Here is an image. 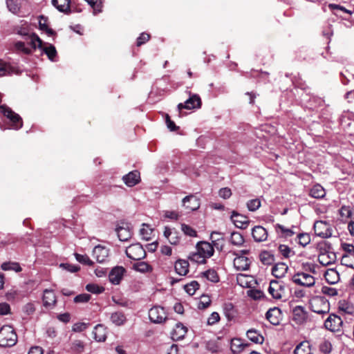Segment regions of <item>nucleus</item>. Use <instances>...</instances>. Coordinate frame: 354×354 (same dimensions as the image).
<instances>
[{
    "label": "nucleus",
    "instance_id": "obj_1",
    "mask_svg": "<svg viewBox=\"0 0 354 354\" xmlns=\"http://www.w3.org/2000/svg\"><path fill=\"white\" fill-rule=\"evenodd\" d=\"M196 252L192 253L189 259L198 263H205L206 259L214 254V247L208 242L201 241L196 245Z\"/></svg>",
    "mask_w": 354,
    "mask_h": 354
},
{
    "label": "nucleus",
    "instance_id": "obj_2",
    "mask_svg": "<svg viewBox=\"0 0 354 354\" xmlns=\"http://www.w3.org/2000/svg\"><path fill=\"white\" fill-rule=\"evenodd\" d=\"M17 335L11 326L6 325L0 328V346L11 347L16 344Z\"/></svg>",
    "mask_w": 354,
    "mask_h": 354
},
{
    "label": "nucleus",
    "instance_id": "obj_3",
    "mask_svg": "<svg viewBox=\"0 0 354 354\" xmlns=\"http://www.w3.org/2000/svg\"><path fill=\"white\" fill-rule=\"evenodd\" d=\"M312 311L319 315L327 314L330 310V304L324 297H315L310 301Z\"/></svg>",
    "mask_w": 354,
    "mask_h": 354
},
{
    "label": "nucleus",
    "instance_id": "obj_4",
    "mask_svg": "<svg viewBox=\"0 0 354 354\" xmlns=\"http://www.w3.org/2000/svg\"><path fill=\"white\" fill-rule=\"evenodd\" d=\"M292 281L298 286L311 288L315 286L316 279L310 273H307L306 272H297L292 275Z\"/></svg>",
    "mask_w": 354,
    "mask_h": 354
},
{
    "label": "nucleus",
    "instance_id": "obj_5",
    "mask_svg": "<svg viewBox=\"0 0 354 354\" xmlns=\"http://www.w3.org/2000/svg\"><path fill=\"white\" fill-rule=\"evenodd\" d=\"M29 45L30 46H26L24 42L18 41L15 44V48L19 51L23 52L25 54H29L31 53L32 48H41L42 41L36 34L31 33L30 35Z\"/></svg>",
    "mask_w": 354,
    "mask_h": 354
},
{
    "label": "nucleus",
    "instance_id": "obj_6",
    "mask_svg": "<svg viewBox=\"0 0 354 354\" xmlns=\"http://www.w3.org/2000/svg\"><path fill=\"white\" fill-rule=\"evenodd\" d=\"M268 292L275 299L286 297V287L284 283L279 280H272L270 282Z\"/></svg>",
    "mask_w": 354,
    "mask_h": 354
},
{
    "label": "nucleus",
    "instance_id": "obj_7",
    "mask_svg": "<svg viewBox=\"0 0 354 354\" xmlns=\"http://www.w3.org/2000/svg\"><path fill=\"white\" fill-rule=\"evenodd\" d=\"M314 231L317 236L324 239L330 237L333 234L330 223L324 221H317L314 223Z\"/></svg>",
    "mask_w": 354,
    "mask_h": 354
},
{
    "label": "nucleus",
    "instance_id": "obj_8",
    "mask_svg": "<svg viewBox=\"0 0 354 354\" xmlns=\"http://www.w3.org/2000/svg\"><path fill=\"white\" fill-rule=\"evenodd\" d=\"M127 256L133 260L139 261L145 258L146 255L145 250L140 243L132 244L126 249Z\"/></svg>",
    "mask_w": 354,
    "mask_h": 354
},
{
    "label": "nucleus",
    "instance_id": "obj_9",
    "mask_svg": "<svg viewBox=\"0 0 354 354\" xmlns=\"http://www.w3.org/2000/svg\"><path fill=\"white\" fill-rule=\"evenodd\" d=\"M342 325L343 321L341 317L335 314L330 315L324 322V327L332 332L341 331Z\"/></svg>",
    "mask_w": 354,
    "mask_h": 354
},
{
    "label": "nucleus",
    "instance_id": "obj_10",
    "mask_svg": "<svg viewBox=\"0 0 354 354\" xmlns=\"http://www.w3.org/2000/svg\"><path fill=\"white\" fill-rule=\"evenodd\" d=\"M118 239L121 241H127L132 236V228L129 223L127 222H120L116 229Z\"/></svg>",
    "mask_w": 354,
    "mask_h": 354
},
{
    "label": "nucleus",
    "instance_id": "obj_11",
    "mask_svg": "<svg viewBox=\"0 0 354 354\" xmlns=\"http://www.w3.org/2000/svg\"><path fill=\"white\" fill-rule=\"evenodd\" d=\"M201 106V100L199 95L193 94L190 95L184 104L180 103L178 105V110L179 111V115H180L181 110L186 109L188 110L200 108Z\"/></svg>",
    "mask_w": 354,
    "mask_h": 354
},
{
    "label": "nucleus",
    "instance_id": "obj_12",
    "mask_svg": "<svg viewBox=\"0 0 354 354\" xmlns=\"http://www.w3.org/2000/svg\"><path fill=\"white\" fill-rule=\"evenodd\" d=\"M149 317L151 322L156 324H160L165 321L166 313L163 308L153 306L149 311Z\"/></svg>",
    "mask_w": 354,
    "mask_h": 354
},
{
    "label": "nucleus",
    "instance_id": "obj_13",
    "mask_svg": "<svg viewBox=\"0 0 354 354\" xmlns=\"http://www.w3.org/2000/svg\"><path fill=\"white\" fill-rule=\"evenodd\" d=\"M230 219L236 227L241 229H246L250 223V221L247 216L236 211L232 212Z\"/></svg>",
    "mask_w": 354,
    "mask_h": 354
},
{
    "label": "nucleus",
    "instance_id": "obj_14",
    "mask_svg": "<svg viewBox=\"0 0 354 354\" xmlns=\"http://www.w3.org/2000/svg\"><path fill=\"white\" fill-rule=\"evenodd\" d=\"M93 257L98 263H104L109 257V249L101 245H96L92 252Z\"/></svg>",
    "mask_w": 354,
    "mask_h": 354
},
{
    "label": "nucleus",
    "instance_id": "obj_15",
    "mask_svg": "<svg viewBox=\"0 0 354 354\" xmlns=\"http://www.w3.org/2000/svg\"><path fill=\"white\" fill-rule=\"evenodd\" d=\"M42 301L45 308L50 309L53 308L57 303V298L53 290L48 289L44 290Z\"/></svg>",
    "mask_w": 354,
    "mask_h": 354
},
{
    "label": "nucleus",
    "instance_id": "obj_16",
    "mask_svg": "<svg viewBox=\"0 0 354 354\" xmlns=\"http://www.w3.org/2000/svg\"><path fill=\"white\" fill-rule=\"evenodd\" d=\"M3 114L10 119L13 129H19L22 127L23 122L21 117L13 112L10 109L6 108L3 111Z\"/></svg>",
    "mask_w": 354,
    "mask_h": 354
},
{
    "label": "nucleus",
    "instance_id": "obj_17",
    "mask_svg": "<svg viewBox=\"0 0 354 354\" xmlns=\"http://www.w3.org/2000/svg\"><path fill=\"white\" fill-rule=\"evenodd\" d=\"M183 206L188 211L196 210L200 207L199 199L194 195L187 196L183 199Z\"/></svg>",
    "mask_w": 354,
    "mask_h": 354
},
{
    "label": "nucleus",
    "instance_id": "obj_18",
    "mask_svg": "<svg viewBox=\"0 0 354 354\" xmlns=\"http://www.w3.org/2000/svg\"><path fill=\"white\" fill-rule=\"evenodd\" d=\"M124 272L125 269L122 266H116L113 268L109 274V281L113 284H119L124 276Z\"/></svg>",
    "mask_w": 354,
    "mask_h": 354
},
{
    "label": "nucleus",
    "instance_id": "obj_19",
    "mask_svg": "<svg viewBox=\"0 0 354 354\" xmlns=\"http://www.w3.org/2000/svg\"><path fill=\"white\" fill-rule=\"evenodd\" d=\"M236 257L234 259V266L237 270L244 271L250 268V260L243 255H238V253H234Z\"/></svg>",
    "mask_w": 354,
    "mask_h": 354
},
{
    "label": "nucleus",
    "instance_id": "obj_20",
    "mask_svg": "<svg viewBox=\"0 0 354 354\" xmlns=\"http://www.w3.org/2000/svg\"><path fill=\"white\" fill-rule=\"evenodd\" d=\"M266 317L270 324L277 326L281 319V311L277 307L270 308L267 311Z\"/></svg>",
    "mask_w": 354,
    "mask_h": 354
},
{
    "label": "nucleus",
    "instance_id": "obj_21",
    "mask_svg": "<svg viewBox=\"0 0 354 354\" xmlns=\"http://www.w3.org/2000/svg\"><path fill=\"white\" fill-rule=\"evenodd\" d=\"M307 312L301 306H295L292 310V319L299 324L304 323L307 319Z\"/></svg>",
    "mask_w": 354,
    "mask_h": 354
},
{
    "label": "nucleus",
    "instance_id": "obj_22",
    "mask_svg": "<svg viewBox=\"0 0 354 354\" xmlns=\"http://www.w3.org/2000/svg\"><path fill=\"white\" fill-rule=\"evenodd\" d=\"M252 235L255 241L262 242L267 239L268 232L263 227L257 225L252 228Z\"/></svg>",
    "mask_w": 354,
    "mask_h": 354
},
{
    "label": "nucleus",
    "instance_id": "obj_23",
    "mask_svg": "<svg viewBox=\"0 0 354 354\" xmlns=\"http://www.w3.org/2000/svg\"><path fill=\"white\" fill-rule=\"evenodd\" d=\"M187 332V328L182 323H177L171 335L174 340L178 341L184 338Z\"/></svg>",
    "mask_w": 354,
    "mask_h": 354
},
{
    "label": "nucleus",
    "instance_id": "obj_24",
    "mask_svg": "<svg viewBox=\"0 0 354 354\" xmlns=\"http://www.w3.org/2000/svg\"><path fill=\"white\" fill-rule=\"evenodd\" d=\"M140 178V173L138 171H133L124 176L122 179L127 186L133 187L139 183Z\"/></svg>",
    "mask_w": 354,
    "mask_h": 354
},
{
    "label": "nucleus",
    "instance_id": "obj_25",
    "mask_svg": "<svg viewBox=\"0 0 354 354\" xmlns=\"http://www.w3.org/2000/svg\"><path fill=\"white\" fill-rule=\"evenodd\" d=\"M189 262L186 260L179 259L176 261L174 268L177 274L185 276L189 272Z\"/></svg>",
    "mask_w": 354,
    "mask_h": 354
},
{
    "label": "nucleus",
    "instance_id": "obj_26",
    "mask_svg": "<svg viewBox=\"0 0 354 354\" xmlns=\"http://www.w3.org/2000/svg\"><path fill=\"white\" fill-rule=\"evenodd\" d=\"M288 270V266L285 263H276L272 268V274L276 278L284 277Z\"/></svg>",
    "mask_w": 354,
    "mask_h": 354
},
{
    "label": "nucleus",
    "instance_id": "obj_27",
    "mask_svg": "<svg viewBox=\"0 0 354 354\" xmlns=\"http://www.w3.org/2000/svg\"><path fill=\"white\" fill-rule=\"evenodd\" d=\"M248 344L244 343L242 339L239 338H234L231 341L230 348L234 353H240L245 348L248 346Z\"/></svg>",
    "mask_w": 354,
    "mask_h": 354
},
{
    "label": "nucleus",
    "instance_id": "obj_28",
    "mask_svg": "<svg viewBox=\"0 0 354 354\" xmlns=\"http://www.w3.org/2000/svg\"><path fill=\"white\" fill-rule=\"evenodd\" d=\"M53 5L60 12L69 13L71 12V0H52Z\"/></svg>",
    "mask_w": 354,
    "mask_h": 354
},
{
    "label": "nucleus",
    "instance_id": "obj_29",
    "mask_svg": "<svg viewBox=\"0 0 354 354\" xmlns=\"http://www.w3.org/2000/svg\"><path fill=\"white\" fill-rule=\"evenodd\" d=\"M247 337L255 344H262L264 337L255 329H250L246 333Z\"/></svg>",
    "mask_w": 354,
    "mask_h": 354
},
{
    "label": "nucleus",
    "instance_id": "obj_30",
    "mask_svg": "<svg viewBox=\"0 0 354 354\" xmlns=\"http://www.w3.org/2000/svg\"><path fill=\"white\" fill-rule=\"evenodd\" d=\"M309 194L314 198L320 199L325 196L326 191L322 185L317 184L310 189Z\"/></svg>",
    "mask_w": 354,
    "mask_h": 354
},
{
    "label": "nucleus",
    "instance_id": "obj_31",
    "mask_svg": "<svg viewBox=\"0 0 354 354\" xmlns=\"http://www.w3.org/2000/svg\"><path fill=\"white\" fill-rule=\"evenodd\" d=\"M294 354H312L310 343L304 341L299 344L294 351Z\"/></svg>",
    "mask_w": 354,
    "mask_h": 354
},
{
    "label": "nucleus",
    "instance_id": "obj_32",
    "mask_svg": "<svg viewBox=\"0 0 354 354\" xmlns=\"http://www.w3.org/2000/svg\"><path fill=\"white\" fill-rule=\"evenodd\" d=\"M111 322L115 326H122L126 321V317L122 312H115L111 315L110 317Z\"/></svg>",
    "mask_w": 354,
    "mask_h": 354
},
{
    "label": "nucleus",
    "instance_id": "obj_33",
    "mask_svg": "<svg viewBox=\"0 0 354 354\" xmlns=\"http://www.w3.org/2000/svg\"><path fill=\"white\" fill-rule=\"evenodd\" d=\"M93 338L97 342H104L106 339L105 330L104 327L99 324L94 328L93 331Z\"/></svg>",
    "mask_w": 354,
    "mask_h": 354
},
{
    "label": "nucleus",
    "instance_id": "obj_34",
    "mask_svg": "<svg viewBox=\"0 0 354 354\" xmlns=\"http://www.w3.org/2000/svg\"><path fill=\"white\" fill-rule=\"evenodd\" d=\"M335 261V254L333 253H322L318 256V261L323 266H328Z\"/></svg>",
    "mask_w": 354,
    "mask_h": 354
},
{
    "label": "nucleus",
    "instance_id": "obj_35",
    "mask_svg": "<svg viewBox=\"0 0 354 354\" xmlns=\"http://www.w3.org/2000/svg\"><path fill=\"white\" fill-rule=\"evenodd\" d=\"M324 277L328 283L334 284L338 281L339 274L336 270L330 269L325 272Z\"/></svg>",
    "mask_w": 354,
    "mask_h": 354
},
{
    "label": "nucleus",
    "instance_id": "obj_36",
    "mask_svg": "<svg viewBox=\"0 0 354 354\" xmlns=\"http://www.w3.org/2000/svg\"><path fill=\"white\" fill-rule=\"evenodd\" d=\"M7 8L13 14H17L20 10L21 0H6Z\"/></svg>",
    "mask_w": 354,
    "mask_h": 354
},
{
    "label": "nucleus",
    "instance_id": "obj_37",
    "mask_svg": "<svg viewBox=\"0 0 354 354\" xmlns=\"http://www.w3.org/2000/svg\"><path fill=\"white\" fill-rule=\"evenodd\" d=\"M338 308L340 311L344 313L352 315L354 313V306L353 304L346 302V301H340L339 302Z\"/></svg>",
    "mask_w": 354,
    "mask_h": 354
},
{
    "label": "nucleus",
    "instance_id": "obj_38",
    "mask_svg": "<svg viewBox=\"0 0 354 354\" xmlns=\"http://www.w3.org/2000/svg\"><path fill=\"white\" fill-rule=\"evenodd\" d=\"M259 258L264 265H271L274 261V255L268 251L261 252Z\"/></svg>",
    "mask_w": 354,
    "mask_h": 354
},
{
    "label": "nucleus",
    "instance_id": "obj_39",
    "mask_svg": "<svg viewBox=\"0 0 354 354\" xmlns=\"http://www.w3.org/2000/svg\"><path fill=\"white\" fill-rule=\"evenodd\" d=\"M230 243L236 246H241L244 243V238L243 235L237 232H234L230 236Z\"/></svg>",
    "mask_w": 354,
    "mask_h": 354
},
{
    "label": "nucleus",
    "instance_id": "obj_40",
    "mask_svg": "<svg viewBox=\"0 0 354 354\" xmlns=\"http://www.w3.org/2000/svg\"><path fill=\"white\" fill-rule=\"evenodd\" d=\"M201 275L203 277L213 283H216L219 281L218 275L214 270H207V271L202 272Z\"/></svg>",
    "mask_w": 354,
    "mask_h": 354
},
{
    "label": "nucleus",
    "instance_id": "obj_41",
    "mask_svg": "<svg viewBox=\"0 0 354 354\" xmlns=\"http://www.w3.org/2000/svg\"><path fill=\"white\" fill-rule=\"evenodd\" d=\"M1 268L3 270H15L17 272L21 271L19 263L17 262H4L1 264Z\"/></svg>",
    "mask_w": 354,
    "mask_h": 354
},
{
    "label": "nucleus",
    "instance_id": "obj_42",
    "mask_svg": "<svg viewBox=\"0 0 354 354\" xmlns=\"http://www.w3.org/2000/svg\"><path fill=\"white\" fill-rule=\"evenodd\" d=\"M41 49H42L43 52H44L45 54H46L49 59H50L51 61H55V58L57 55V51L54 46L49 44L46 47H41Z\"/></svg>",
    "mask_w": 354,
    "mask_h": 354
},
{
    "label": "nucleus",
    "instance_id": "obj_43",
    "mask_svg": "<svg viewBox=\"0 0 354 354\" xmlns=\"http://www.w3.org/2000/svg\"><path fill=\"white\" fill-rule=\"evenodd\" d=\"M199 288V283L196 281H192L184 286V289L189 295H194Z\"/></svg>",
    "mask_w": 354,
    "mask_h": 354
},
{
    "label": "nucleus",
    "instance_id": "obj_44",
    "mask_svg": "<svg viewBox=\"0 0 354 354\" xmlns=\"http://www.w3.org/2000/svg\"><path fill=\"white\" fill-rule=\"evenodd\" d=\"M316 268L317 266L315 263L310 262L303 263L301 264L302 270L301 272H306L311 274H317Z\"/></svg>",
    "mask_w": 354,
    "mask_h": 354
},
{
    "label": "nucleus",
    "instance_id": "obj_45",
    "mask_svg": "<svg viewBox=\"0 0 354 354\" xmlns=\"http://www.w3.org/2000/svg\"><path fill=\"white\" fill-rule=\"evenodd\" d=\"M46 22L47 19L43 16H41L39 21V28L40 30L45 31L48 35H53L54 32L52 29L48 28Z\"/></svg>",
    "mask_w": 354,
    "mask_h": 354
},
{
    "label": "nucleus",
    "instance_id": "obj_46",
    "mask_svg": "<svg viewBox=\"0 0 354 354\" xmlns=\"http://www.w3.org/2000/svg\"><path fill=\"white\" fill-rule=\"evenodd\" d=\"M133 268L140 272H147L151 270L150 266L146 262L141 261L133 265Z\"/></svg>",
    "mask_w": 354,
    "mask_h": 354
},
{
    "label": "nucleus",
    "instance_id": "obj_47",
    "mask_svg": "<svg viewBox=\"0 0 354 354\" xmlns=\"http://www.w3.org/2000/svg\"><path fill=\"white\" fill-rule=\"evenodd\" d=\"M261 207V201L259 198L250 200L247 203V207L251 212H255Z\"/></svg>",
    "mask_w": 354,
    "mask_h": 354
},
{
    "label": "nucleus",
    "instance_id": "obj_48",
    "mask_svg": "<svg viewBox=\"0 0 354 354\" xmlns=\"http://www.w3.org/2000/svg\"><path fill=\"white\" fill-rule=\"evenodd\" d=\"M75 255L76 260L82 264L87 266H92L93 264V261H91L86 254H80L76 253Z\"/></svg>",
    "mask_w": 354,
    "mask_h": 354
},
{
    "label": "nucleus",
    "instance_id": "obj_49",
    "mask_svg": "<svg viewBox=\"0 0 354 354\" xmlns=\"http://www.w3.org/2000/svg\"><path fill=\"white\" fill-rule=\"evenodd\" d=\"M223 310L228 320H231L234 317V306L231 303L225 304Z\"/></svg>",
    "mask_w": 354,
    "mask_h": 354
},
{
    "label": "nucleus",
    "instance_id": "obj_50",
    "mask_svg": "<svg viewBox=\"0 0 354 354\" xmlns=\"http://www.w3.org/2000/svg\"><path fill=\"white\" fill-rule=\"evenodd\" d=\"M93 9L94 13H98L102 11V1L101 0H85Z\"/></svg>",
    "mask_w": 354,
    "mask_h": 354
},
{
    "label": "nucleus",
    "instance_id": "obj_51",
    "mask_svg": "<svg viewBox=\"0 0 354 354\" xmlns=\"http://www.w3.org/2000/svg\"><path fill=\"white\" fill-rule=\"evenodd\" d=\"M86 289L87 291L94 293V294H100L104 292V288L102 286H99L95 283H88L86 286Z\"/></svg>",
    "mask_w": 354,
    "mask_h": 354
},
{
    "label": "nucleus",
    "instance_id": "obj_52",
    "mask_svg": "<svg viewBox=\"0 0 354 354\" xmlns=\"http://www.w3.org/2000/svg\"><path fill=\"white\" fill-rule=\"evenodd\" d=\"M11 71V66L6 62L0 60V77L10 74Z\"/></svg>",
    "mask_w": 354,
    "mask_h": 354
},
{
    "label": "nucleus",
    "instance_id": "obj_53",
    "mask_svg": "<svg viewBox=\"0 0 354 354\" xmlns=\"http://www.w3.org/2000/svg\"><path fill=\"white\" fill-rule=\"evenodd\" d=\"M299 244L305 247L310 242V236L307 233H301L297 235Z\"/></svg>",
    "mask_w": 354,
    "mask_h": 354
},
{
    "label": "nucleus",
    "instance_id": "obj_54",
    "mask_svg": "<svg viewBox=\"0 0 354 354\" xmlns=\"http://www.w3.org/2000/svg\"><path fill=\"white\" fill-rule=\"evenodd\" d=\"M140 235L144 240L148 241L151 239V235L153 230L149 227L148 225L143 224V227L140 230Z\"/></svg>",
    "mask_w": 354,
    "mask_h": 354
},
{
    "label": "nucleus",
    "instance_id": "obj_55",
    "mask_svg": "<svg viewBox=\"0 0 354 354\" xmlns=\"http://www.w3.org/2000/svg\"><path fill=\"white\" fill-rule=\"evenodd\" d=\"M275 228L277 230H279L281 234L285 237H290L295 234L291 229L286 228L283 225L279 223L275 225Z\"/></svg>",
    "mask_w": 354,
    "mask_h": 354
},
{
    "label": "nucleus",
    "instance_id": "obj_56",
    "mask_svg": "<svg viewBox=\"0 0 354 354\" xmlns=\"http://www.w3.org/2000/svg\"><path fill=\"white\" fill-rule=\"evenodd\" d=\"M332 350V344L328 340H324L319 344V351L324 353L328 354Z\"/></svg>",
    "mask_w": 354,
    "mask_h": 354
},
{
    "label": "nucleus",
    "instance_id": "obj_57",
    "mask_svg": "<svg viewBox=\"0 0 354 354\" xmlns=\"http://www.w3.org/2000/svg\"><path fill=\"white\" fill-rule=\"evenodd\" d=\"M279 251L286 258H288L295 254L294 252L286 245H280L279 246Z\"/></svg>",
    "mask_w": 354,
    "mask_h": 354
},
{
    "label": "nucleus",
    "instance_id": "obj_58",
    "mask_svg": "<svg viewBox=\"0 0 354 354\" xmlns=\"http://www.w3.org/2000/svg\"><path fill=\"white\" fill-rule=\"evenodd\" d=\"M181 230L185 234L188 235L191 237H195L197 235L196 230L188 225L182 224Z\"/></svg>",
    "mask_w": 354,
    "mask_h": 354
},
{
    "label": "nucleus",
    "instance_id": "obj_59",
    "mask_svg": "<svg viewBox=\"0 0 354 354\" xmlns=\"http://www.w3.org/2000/svg\"><path fill=\"white\" fill-rule=\"evenodd\" d=\"M342 264L346 267L354 269V257L350 255H343L342 258Z\"/></svg>",
    "mask_w": 354,
    "mask_h": 354
},
{
    "label": "nucleus",
    "instance_id": "obj_60",
    "mask_svg": "<svg viewBox=\"0 0 354 354\" xmlns=\"http://www.w3.org/2000/svg\"><path fill=\"white\" fill-rule=\"evenodd\" d=\"M84 348V345L83 342L80 340H75L73 342L71 348L73 351L77 353H81L83 352Z\"/></svg>",
    "mask_w": 354,
    "mask_h": 354
},
{
    "label": "nucleus",
    "instance_id": "obj_61",
    "mask_svg": "<svg viewBox=\"0 0 354 354\" xmlns=\"http://www.w3.org/2000/svg\"><path fill=\"white\" fill-rule=\"evenodd\" d=\"M91 299V295L89 294L83 293L79 295H77L73 301L75 303H86L88 302Z\"/></svg>",
    "mask_w": 354,
    "mask_h": 354
},
{
    "label": "nucleus",
    "instance_id": "obj_62",
    "mask_svg": "<svg viewBox=\"0 0 354 354\" xmlns=\"http://www.w3.org/2000/svg\"><path fill=\"white\" fill-rule=\"evenodd\" d=\"M211 304V299L209 297L206 296H203L201 300L198 303V308L199 309H205L207 308Z\"/></svg>",
    "mask_w": 354,
    "mask_h": 354
},
{
    "label": "nucleus",
    "instance_id": "obj_63",
    "mask_svg": "<svg viewBox=\"0 0 354 354\" xmlns=\"http://www.w3.org/2000/svg\"><path fill=\"white\" fill-rule=\"evenodd\" d=\"M220 320L219 314L216 312H214L211 314L209 317L207 319V324L209 326L216 324Z\"/></svg>",
    "mask_w": 354,
    "mask_h": 354
},
{
    "label": "nucleus",
    "instance_id": "obj_64",
    "mask_svg": "<svg viewBox=\"0 0 354 354\" xmlns=\"http://www.w3.org/2000/svg\"><path fill=\"white\" fill-rule=\"evenodd\" d=\"M342 248L346 252H347L346 255L354 257V245L353 244L343 243Z\"/></svg>",
    "mask_w": 354,
    "mask_h": 354
}]
</instances>
